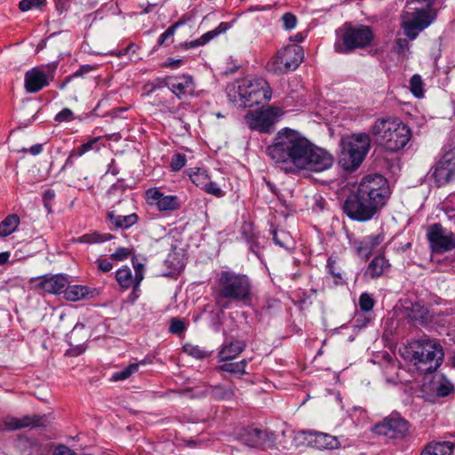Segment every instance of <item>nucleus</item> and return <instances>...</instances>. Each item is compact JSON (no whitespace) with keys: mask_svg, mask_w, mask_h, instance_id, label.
<instances>
[{"mask_svg":"<svg viewBox=\"0 0 455 455\" xmlns=\"http://www.w3.org/2000/svg\"><path fill=\"white\" fill-rule=\"evenodd\" d=\"M266 153L286 174L296 175L303 171L321 172L330 169L334 162L330 152L287 127L278 131Z\"/></svg>","mask_w":455,"mask_h":455,"instance_id":"nucleus-1","label":"nucleus"},{"mask_svg":"<svg viewBox=\"0 0 455 455\" xmlns=\"http://www.w3.org/2000/svg\"><path fill=\"white\" fill-rule=\"evenodd\" d=\"M390 195L389 184L384 176L369 174L347 196L342 211L352 220L366 222L380 212Z\"/></svg>","mask_w":455,"mask_h":455,"instance_id":"nucleus-2","label":"nucleus"},{"mask_svg":"<svg viewBox=\"0 0 455 455\" xmlns=\"http://www.w3.org/2000/svg\"><path fill=\"white\" fill-rule=\"evenodd\" d=\"M212 297L218 308L224 310L232 304L251 305L253 299V285L251 278L230 270L220 271L212 287Z\"/></svg>","mask_w":455,"mask_h":455,"instance_id":"nucleus-3","label":"nucleus"},{"mask_svg":"<svg viewBox=\"0 0 455 455\" xmlns=\"http://www.w3.org/2000/svg\"><path fill=\"white\" fill-rule=\"evenodd\" d=\"M376 141L387 151L403 149L411 140V128L398 117L377 118L370 129Z\"/></svg>","mask_w":455,"mask_h":455,"instance_id":"nucleus-4","label":"nucleus"},{"mask_svg":"<svg viewBox=\"0 0 455 455\" xmlns=\"http://www.w3.org/2000/svg\"><path fill=\"white\" fill-rule=\"evenodd\" d=\"M227 93L229 100L240 108H251L272 97L270 85L261 77H245L228 85Z\"/></svg>","mask_w":455,"mask_h":455,"instance_id":"nucleus-5","label":"nucleus"},{"mask_svg":"<svg viewBox=\"0 0 455 455\" xmlns=\"http://www.w3.org/2000/svg\"><path fill=\"white\" fill-rule=\"evenodd\" d=\"M374 39L375 34L371 26L346 22L337 30L334 50L339 54H347L371 46Z\"/></svg>","mask_w":455,"mask_h":455,"instance_id":"nucleus-6","label":"nucleus"},{"mask_svg":"<svg viewBox=\"0 0 455 455\" xmlns=\"http://www.w3.org/2000/svg\"><path fill=\"white\" fill-rule=\"evenodd\" d=\"M443 357L442 346L434 340L427 339L416 343L411 361L421 373H430L441 365Z\"/></svg>","mask_w":455,"mask_h":455,"instance_id":"nucleus-7","label":"nucleus"},{"mask_svg":"<svg viewBox=\"0 0 455 455\" xmlns=\"http://www.w3.org/2000/svg\"><path fill=\"white\" fill-rule=\"evenodd\" d=\"M407 20L402 23L405 36L410 40L417 38L419 34L430 26L436 19V12L433 7L410 5L407 4Z\"/></svg>","mask_w":455,"mask_h":455,"instance_id":"nucleus-8","label":"nucleus"},{"mask_svg":"<svg viewBox=\"0 0 455 455\" xmlns=\"http://www.w3.org/2000/svg\"><path fill=\"white\" fill-rule=\"evenodd\" d=\"M303 59V48L298 44H289L276 52L267 62V67L275 73H287L296 69Z\"/></svg>","mask_w":455,"mask_h":455,"instance_id":"nucleus-9","label":"nucleus"},{"mask_svg":"<svg viewBox=\"0 0 455 455\" xmlns=\"http://www.w3.org/2000/svg\"><path fill=\"white\" fill-rule=\"evenodd\" d=\"M426 237L431 251L435 254H443L455 249V234L443 228L441 223L428 226Z\"/></svg>","mask_w":455,"mask_h":455,"instance_id":"nucleus-10","label":"nucleus"},{"mask_svg":"<svg viewBox=\"0 0 455 455\" xmlns=\"http://www.w3.org/2000/svg\"><path fill=\"white\" fill-rule=\"evenodd\" d=\"M283 111L278 107H269L267 109L249 112L245 120L251 130L262 133H270L278 117L283 116Z\"/></svg>","mask_w":455,"mask_h":455,"instance_id":"nucleus-11","label":"nucleus"},{"mask_svg":"<svg viewBox=\"0 0 455 455\" xmlns=\"http://www.w3.org/2000/svg\"><path fill=\"white\" fill-rule=\"evenodd\" d=\"M55 68L35 67L25 73L24 88L28 93H36L54 80Z\"/></svg>","mask_w":455,"mask_h":455,"instance_id":"nucleus-12","label":"nucleus"},{"mask_svg":"<svg viewBox=\"0 0 455 455\" xmlns=\"http://www.w3.org/2000/svg\"><path fill=\"white\" fill-rule=\"evenodd\" d=\"M409 431V422L398 415H391L374 426L377 435L388 438H403Z\"/></svg>","mask_w":455,"mask_h":455,"instance_id":"nucleus-13","label":"nucleus"},{"mask_svg":"<svg viewBox=\"0 0 455 455\" xmlns=\"http://www.w3.org/2000/svg\"><path fill=\"white\" fill-rule=\"evenodd\" d=\"M163 83L180 100L195 94V81L193 76L188 74L166 76L164 77Z\"/></svg>","mask_w":455,"mask_h":455,"instance_id":"nucleus-14","label":"nucleus"},{"mask_svg":"<svg viewBox=\"0 0 455 455\" xmlns=\"http://www.w3.org/2000/svg\"><path fill=\"white\" fill-rule=\"evenodd\" d=\"M145 199L148 205L155 206L159 212H174L180 208V200L174 195H164L159 188L146 190Z\"/></svg>","mask_w":455,"mask_h":455,"instance_id":"nucleus-15","label":"nucleus"},{"mask_svg":"<svg viewBox=\"0 0 455 455\" xmlns=\"http://www.w3.org/2000/svg\"><path fill=\"white\" fill-rule=\"evenodd\" d=\"M432 176L437 187L448 184L455 178V155L447 152L433 167Z\"/></svg>","mask_w":455,"mask_h":455,"instance_id":"nucleus-16","label":"nucleus"},{"mask_svg":"<svg viewBox=\"0 0 455 455\" xmlns=\"http://www.w3.org/2000/svg\"><path fill=\"white\" fill-rule=\"evenodd\" d=\"M29 284L44 292L52 294L64 293L68 284V278L63 275H54L52 276H38L29 280Z\"/></svg>","mask_w":455,"mask_h":455,"instance_id":"nucleus-17","label":"nucleus"},{"mask_svg":"<svg viewBox=\"0 0 455 455\" xmlns=\"http://www.w3.org/2000/svg\"><path fill=\"white\" fill-rule=\"evenodd\" d=\"M385 240V234L380 231L377 234H371L363 237L361 240H355L353 246L358 256L368 259L374 250L383 243Z\"/></svg>","mask_w":455,"mask_h":455,"instance_id":"nucleus-18","label":"nucleus"},{"mask_svg":"<svg viewBox=\"0 0 455 455\" xmlns=\"http://www.w3.org/2000/svg\"><path fill=\"white\" fill-rule=\"evenodd\" d=\"M139 219L136 212L123 214L115 209L109 210L106 214V220L111 230L129 229L138 223Z\"/></svg>","mask_w":455,"mask_h":455,"instance_id":"nucleus-19","label":"nucleus"},{"mask_svg":"<svg viewBox=\"0 0 455 455\" xmlns=\"http://www.w3.org/2000/svg\"><path fill=\"white\" fill-rule=\"evenodd\" d=\"M342 145L365 158L371 148V137L365 132L353 133L342 140Z\"/></svg>","mask_w":455,"mask_h":455,"instance_id":"nucleus-20","label":"nucleus"},{"mask_svg":"<svg viewBox=\"0 0 455 455\" xmlns=\"http://www.w3.org/2000/svg\"><path fill=\"white\" fill-rule=\"evenodd\" d=\"M307 435L308 443L318 450L339 449L340 443L339 439L330 434L314 431H304Z\"/></svg>","mask_w":455,"mask_h":455,"instance_id":"nucleus-21","label":"nucleus"},{"mask_svg":"<svg viewBox=\"0 0 455 455\" xmlns=\"http://www.w3.org/2000/svg\"><path fill=\"white\" fill-rule=\"evenodd\" d=\"M391 265L388 259H386L383 253H380L371 260L364 275L371 279H376L387 273Z\"/></svg>","mask_w":455,"mask_h":455,"instance_id":"nucleus-22","label":"nucleus"},{"mask_svg":"<svg viewBox=\"0 0 455 455\" xmlns=\"http://www.w3.org/2000/svg\"><path fill=\"white\" fill-rule=\"evenodd\" d=\"M246 347V344L243 340H232L226 342L221 346L218 353L220 362H228L237 357Z\"/></svg>","mask_w":455,"mask_h":455,"instance_id":"nucleus-23","label":"nucleus"},{"mask_svg":"<svg viewBox=\"0 0 455 455\" xmlns=\"http://www.w3.org/2000/svg\"><path fill=\"white\" fill-rule=\"evenodd\" d=\"M364 158L357 153L350 150L345 145H342V151L339 156V165L346 171H355L363 162Z\"/></svg>","mask_w":455,"mask_h":455,"instance_id":"nucleus-24","label":"nucleus"},{"mask_svg":"<svg viewBox=\"0 0 455 455\" xmlns=\"http://www.w3.org/2000/svg\"><path fill=\"white\" fill-rule=\"evenodd\" d=\"M43 418L38 415L33 417L26 415L22 418L8 417L4 420V425L7 428L15 430L28 427H38L42 425Z\"/></svg>","mask_w":455,"mask_h":455,"instance_id":"nucleus-25","label":"nucleus"},{"mask_svg":"<svg viewBox=\"0 0 455 455\" xmlns=\"http://www.w3.org/2000/svg\"><path fill=\"white\" fill-rule=\"evenodd\" d=\"M116 280L122 290L132 288V293L135 294L139 290H135V277L129 267H123L116 272Z\"/></svg>","mask_w":455,"mask_h":455,"instance_id":"nucleus-26","label":"nucleus"},{"mask_svg":"<svg viewBox=\"0 0 455 455\" xmlns=\"http://www.w3.org/2000/svg\"><path fill=\"white\" fill-rule=\"evenodd\" d=\"M228 28V25L226 22H220V25L206 33H204L201 37L198 39L190 41L189 43H187V46L188 48H196L201 45H204L207 43H209L211 40L220 35L221 33H224Z\"/></svg>","mask_w":455,"mask_h":455,"instance_id":"nucleus-27","label":"nucleus"},{"mask_svg":"<svg viewBox=\"0 0 455 455\" xmlns=\"http://www.w3.org/2000/svg\"><path fill=\"white\" fill-rule=\"evenodd\" d=\"M453 448L450 442L429 443L420 455H452Z\"/></svg>","mask_w":455,"mask_h":455,"instance_id":"nucleus-28","label":"nucleus"},{"mask_svg":"<svg viewBox=\"0 0 455 455\" xmlns=\"http://www.w3.org/2000/svg\"><path fill=\"white\" fill-rule=\"evenodd\" d=\"M114 238V235L109 233H100L99 231H93L92 233L84 234L77 238V242L81 243H101L104 242L110 241Z\"/></svg>","mask_w":455,"mask_h":455,"instance_id":"nucleus-29","label":"nucleus"},{"mask_svg":"<svg viewBox=\"0 0 455 455\" xmlns=\"http://www.w3.org/2000/svg\"><path fill=\"white\" fill-rule=\"evenodd\" d=\"M20 217L13 213L5 217L0 222V236L6 237L12 234L20 225Z\"/></svg>","mask_w":455,"mask_h":455,"instance_id":"nucleus-30","label":"nucleus"},{"mask_svg":"<svg viewBox=\"0 0 455 455\" xmlns=\"http://www.w3.org/2000/svg\"><path fill=\"white\" fill-rule=\"evenodd\" d=\"M90 292L89 288L84 285H67L64 297L69 301H78L84 299Z\"/></svg>","mask_w":455,"mask_h":455,"instance_id":"nucleus-31","label":"nucleus"},{"mask_svg":"<svg viewBox=\"0 0 455 455\" xmlns=\"http://www.w3.org/2000/svg\"><path fill=\"white\" fill-rule=\"evenodd\" d=\"M247 364H248V361L246 359H243L239 362H235V363L226 362L225 363L220 365L217 368V370L221 371L229 372L232 374L244 375L247 373L245 371Z\"/></svg>","mask_w":455,"mask_h":455,"instance_id":"nucleus-32","label":"nucleus"},{"mask_svg":"<svg viewBox=\"0 0 455 455\" xmlns=\"http://www.w3.org/2000/svg\"><path fill=\"white\" fill-rule=\"evenodd\" d=\"M105 147V143L101 137H94L89 140L87 142L83 143L80 147L76 148L77 155H84L89 151L99 152L102 148Z\"/></svg>","mask_w":455,"mask_h":455,"instance_id":"nucleus-33","label":"nucleus"},{"mask_svg":"<svg viewBox=\"0 0 455 455\" xmlns=\"http://www.w3.org/2000/svg\"><path fill=\"white\" fill-rule=\"evenodd\" d=\"M338 261L339 259L337 257L331 256L327 259L326 263L328 273L331 275L333 278H335L336 284L341 283L343 279L342 271Z\"/></svg>","mask_w":455,"mask_h":455,"instance_id":"nucleus-34","label":"nucleus"},{"mask_svg":"<svg viewBox=\"0 0 455 455\" xmlns=\"http://www.w3.org/2000/svg\"><path fill=\"white\" fill-rule=\"evenodd\" d=\"M191 181L199 188L204 189L210 180L208 172L204 169H196L189 173Z\"/></svg>","mask_w":455,"mask_h":455,"instance_id":"nucleus-35","label":"nucleus"},{"mask_svg":"<svg viewBox=\"0 0 455 455\" xmlns=\"http://www.w3.org/2000/svg\"><path fill=\"white\" fill-rule=\"evenodd\" d=\"M183 351L196 359H204L210 355L206 350L201 348L197 345L190 343H187L183 346Z\"/></svg>","mask_w":455,"mask_h":455,"instance_id":"nucleus-36","label":"nucleus"},{"mask_svg":"<svg viewBox=\"0 0 455 455\" xmlns=\"http://www.w3.org/2000/svg\"><path fill=\"white\" fill-rule=\"evenodd\" d=\"M410 90L417 98L424 96L423 81L419 75H413L410 79Z\"/></svg>","mask_w":455,"mask_h":455,"instance_id":"nucleus-37","label":"nucleus"},{"mask_svg":"<svg viewBox=\"0 0 455 455\" xmlns=\"http://www.w3.org/2000/svg\"><path fill=\"white\" fill-rule=\"evenodd\" d=\"M240 234L246 243L259 235L255 229L254 224L251 221H243L242 223Z\"/></svg>","mask_w":455,"mask_h":455,"instance_id":"nucleus-38","label":"nucleus"},{"mask_svg":"<svg viewBox=\"0 0 455 455\" xmlns=\"http://www.w3.org/2000/svg\"><path fill=\"white\" fill-rule=\"evenodd\" d=\"M139 371V363H132L122 371H116L112 375L114 381L124 380L130 378L133 373Z\"/></svg>","mask_w":455,"mask_h":455,"instance_id":"nucleus-39","label":"nucleus"},{"mask_svg":"<svg viewBox=\"0 0 455 455\" xmlns=\"http://www.w3.org/2000/svg\"><path fill=\"white\" fill-rule=\"evenodd\" d=\"M182 24V21H177L170 26L163 34L160 35L157 40V45L163 46L168 44L167 41L172 39L176 32V29Z\"/></svg>","mask_w":455,"mask_h":455,"instance_id":"nucleus-40","label":"nucleus"},{"mask_svg":"<svg viewBox=\"0 0 455 455\" xmlns=\"http://www.w3.org/2000/svg\"><path fill=\"white\" fill-rule=\"evenodd\" d=\"M252 439L251 446L253 447H263L266 443L267 433L266 431L253 428L250 433Z\"/></svg>","mask_w":455,"mask_h":455,"instance_id":"nucleus-41","label":"nucleus"},{"mask_svg":"<svg viewBox=\"0 0 455 455\" xmlns=\"http://www.w3.org/2000/svg\"><path fill=\"white\" fill-rule=\"evenodd\" d=\"M46 4V0H21L19 3V9L21 12H28L32 9H42Z\"/></svg>","mask_w":455,"mask_h":455,"instance_id":"nucleus-42","label":"nucleus"},{"mask_svg":"<svg viewBox=\"0 0 455 455\" xmlns=\"http://www.w3.org/2000/svg\"><path fill=\"white\" fill-rule=\"evenodd\" d=\"M273 240L275 244L279 245L283 248H288L291 244V237L288 233L285 231L277 232L276 230H272Z\"/></svg>","mask_w":455,"mask_h":455,"instance_id":"nucleus-43","label":"nucleus"},{"mask_svg":"<svg viewBox=\"0 0 455 455\" xmlns=\"http://www.w3.org/2000/svg\"><path fill=\"white\" fill-rule=\"evenodd\" d=\"M454 387L453 385L443 378L435 387L436 395L439 397H444L449 395L451 392H453Z\"/></svg>","mask_w":455,"mask_h":455,"instance_id":"nucleus-44","label":"nucleus"},{"mask_svg":"<svg viewBox=\"0 0 455 455\" xmlns=\"http://www.w3.org/2000/svg\"><path fill=\"white\" fill-rule=\"evenodd\" d=\"M375 306V300L371 296L367 293L363 292L359 297V307L360 309L363 312H370L372 310V308Z\"/></svg>","mask_w":455,"mask_h":455,"instance_id":"nucleus-45","label":"nucleus"},{"mask_svg":"<svg viewBox=\"0 0 455 455\" xmlns=\"http://www.w3.org/2000/svg\"><path fill=\"white\" fill-rule=\"evenodd\" d=\"M186 155L181 153H175L172 157L170 167L172 172H179L186 165Z\"/></svg>","mask_w":455,"mask_h":455,"instance_id":"nucleus-46","label":"nucleus"},{"mask_svg":"<svg viewBox=\"0 0 455 455\" xmlns=\"http://www.w3.org/2000/svg\"><path fill=\"white\" fill-rule=\"evenodd\" d=\"M187 326L183 320L178 317H172L170 321L169 331L172 334L181 335L186 331Z\"/></svg>","mask_w":455,"mask_h":455,"instance_id":"nucleus-47","label":"nucleus"},{"mask_svg":"<svg viewBox=\"0 0 455 455\" xmlns=\"http://www.w3.org/2000/svg\"><path fill=\"white\" fill-rule=\"evenodd\" d=\"M205 193L212 195L215 197L220 198L225 196V192L220 188V186L214 182L212 181L211 179L206 184V187L203 189Z\"/></svg>","mask_w":455,"mask_h":455,"instance_id":"nucleus-48","label":"nucleus"},{"mask_svg":"<svg viewBox=\"0 0 455 455\" xmlns=\"http://www.w3.org/2000/svg\"><path fill=\"white\" fill-rule=\"evenodd\" d=\"M283 27L285 30H291L296 28L298 23L297 17L292 12H285L282 18Z\"/></svg>","mask_w":455,"mask_h":455,"instance_id":"nucleus-49","label":"nucleus"},{"mask_svg":"<svg viewBox=\"0 0 455 455\" xmlns=\"http://www.w3.org/2000/svg\"><path fill=\"white\" fill-rule=\"evenodd\" d=\"M164 77L157 78L155 82H148L143 86V91L145 94L149 95L156 92L157 89H161L165 87V84L163 83Z\"/></svg>","mask_w":455,"mask_h":455,"instance_id":"nucleus-50","label":"nucleus"},{"mask_svg":"<svg viewBox=\"0 0 455 455\" xmlns=\"http://www.w3.org/2000/svg\"><path fill=\"white\" fill-rule=\"evenodd\" d=\"M75 119L73 111L68 108H64L54 117L57 123L71 122Z\"/></svg>","mask_w":455,"mask_h":455,"instance_id":"nucleus-51","label":"nucleus"},{"mask_svg":"<svg viewBox=\"0 0 455 455\" xmlns=\"http://www.w3.org/2000/svg\"><path fill=\"white\" fill-rule=\"evenodd\" d=\"M249 250L260 260H263L261 247L259 242V235L247 243Z\"/></svg>","mask_w":455,"mask_h":455,"instance_id":"nucleus-52","label":"nucleus"},{"mask_svg":"<svg viewBox=\"0 0 455 455\" xmlns=\"http://www.w3.org/2000/svg\"><path fill=\"white\" fill-rule=\"evenodd\" d=\"M96 265L98 269L102 273H108L112 270L113 263L111 259L100 257L96 259Z\"/></svg>","mask_w":455,"mask_h":455,"instance_id":"nucleus-53","label":"nucleus"},{"mask_svg":"<svg viewBox=\"0 0 455 455\" xmlns=\"http://www.w3.org/2000/svg\"><path fill=\"white\" fill-rule=\"evenodd\" d=\"M131 253L132 251L130 249L125 247H119L116 250L114 253L110 255V259L116 261H121L127 259L131 255Z\"/></svg>","mask_w":455,"mask_h":455,"instance_id":"nucleus-54","label":"nucleus"},{"mask_svg":"<svg viewBox=\"0 0 455 455\" xmlns=\"http://www.w3.org/2000/svg\"><path fill=\"white\" fill-rule=\"evenodd\" d=\"M133 267L135 271V290H140V283L144 279V266L141 263H137Z\"/></svg>","mask_w":455,"mask_h":455,"instance_id":"nucleus-55","label":"nucleus"},{"mask_svg":"<svg viewBox=\"0 0 455 455\" xmlns=\"http://www.w3.org/2000/svg\"><path fill=\"white\" fill-rule=\"evenodd\" d=\"M95 69H96V66L88 65V64L82 65L76 72H74L71 75L73 76L74 78L83 77L84 75H86Z\"/></svg>","mask_w":455,"mask_h":455,"instance_id":"nucleus-56","label":"nucleus"},{"mask_svg":"<svg viewBox=\"0 0 455 455\" xmlns=\"http://www.w3.org/2000/svg\"><path fill=\"white\" fill-rule=\"evenodd\" d=\"M71 1L72 0H55L56 10L60 13L67 12L70 7Z\"/></svg>","mask_w":455,"mask_h":455,"instance_id":"nucleus-57","label":"nucleus"},{"mask_svg":"<svg viewBox=\"0 0 455 455\" xmlns=\"http://www.w3.org/2000/svg\"><path fill=\"white\" fill-rule=\"evenodd\" d=\"M53 455H77L73 450L68 448L66 445H59L55 451Z\"/></svg>","mask_w":455,"mask_h":455,"instance_id":"nucleus-58","label":"nucleus"},{"mask_svg":"<svg viewBox=\"0 0 455 455\" xmlns=\"http://www.w3.org/2000/svg\"><path fill=\"white\" fill-rule=\"evenodd\" d=\"M182 64H183L182 60H180V59L175 60L173 58H169L167 60V61L163 64V67L174 69V68H180Z\"/></svg>","mask_w":455,"mask_h":455,"instance_id":"nucleus-59","label":"nucleus"},{"mask_svg":"<svg viewBox=\"0 0 455 455\" xmlns=\"http://www.w3.org/2000/svg\"><path fill=\"white\" fill-rule=\"evenodd\" d=\"M435 0H407V4L410 5H419L425 7H433Z\"/></svg>","mask_w":455,"mask_h":455,"instance_id":"nucleus-60","label":"nucleus"},{"mask_svg":"<svg viewBox=\"0 0 455 455\" xmlns=\"http://www.w3.org/2000/svg\"><path fill=\"white\" fill-rule=\"evenodd\" d=\"M20 151L24 152V153L29 151L31 155L37 156V155L41 154L43 151V144H35L32 147H30L29 149L23 148Z\"/></svg>","mask_w":455,"mask_h":455,"instance_id":"nucleus-61","label":"nucleus"},{"mask_svg":"<svg viewBox=\"0 0 455 455\" xmlns=\"http://www.w3.org/2000/svg\"><path fill=\"white\" fill-rule=\"evenodd\" d=\"M324 280L323 278H319L315 285H312L310 288V292L313 294H316L318 291H324Z\"/></svg>","mask_w":455,"mask_h":455,"instance_id":"nucleus-62","label":"nucleus"},{"mask_svg":"<svg viewBox=\"0 0 455 455\" xmlns=\"http://www.w3.org/2000/svg\"><path fill=\"white\" fill-rule=\"evenodd\" d=\"M80 156H82L77 155V149L76 148L73 149L71 151V153L69 154L68 157L67 158L64 167L72 166L75 163V159L77 157H80Z\"/></svg>","mask_w":455,"mask_h":455,"instance_id":"nucleus-63","label":"nucleus"},{"mask_svg":"<svg viewBox=\"0 0 455 455\" xmlns=\"http://www.w3.org/2000/svg\"><path fill=\"white\" fill-rule=\"evenodd\" d=\"M55 197V193L52 189H48L44 192L43 194V200L45 204V206H48L49 203L52 201Z\"/></svg>","mask_w":455,"mask_h":455,"instance_id":"nucleus-64","label":"nucleus"}]
</instances>
